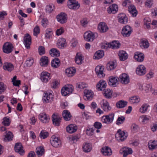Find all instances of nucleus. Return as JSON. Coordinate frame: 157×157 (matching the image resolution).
<instances>
[{
  "instance_id": "obj_1",
  "label": "nucleus",
  "mask_w": 157,
  "mask_h": 157,
  "mask_svg": "<svg viewBox=\"0 0 157 157\" xmlns=\"http://www.w3.org/2000/svg\"><path fill=\"white\" fill-rule=\"evenodd\" d=\"M74 90V87L71 85L65 86L61 90V93L63 96H66L68 94L71 93Z\"/></svg>"
},
{
  "instance_id": "obj_2",
  "label": "nucleus",
  "mask_w": 157,
  "mask_h": 157,
  "mask_svg": "<svg viewBox=\"0 0 157 157\" xmlns=\"http://www.w3.org/2000/svg\"><path fill=\"white\" fill-rule=\"evenodd\" d=\"M114 114L113 113L109 114L102 117L101 121L103 123L107 124L112 123L114 120Z\"/></svg>"
},
{
  "instance_id": "obj_3",
  "label": "nucleus",
  "mask_w": 157,
  "mask_h": 157,
  "mask_svg": "<svg viewBox=\"0 0 157 157\" xmlns=\"http://www.w3.org/2000/svg\"><path fill=\"white\" fill-rule=\"evenodd\" d=\"M132 32V28L129 25H127L123 27L121 33L124 37H128L130 36Z\"/></svg>"
},
{
  "instance_id": "obj_4",
  "label": "nucleus",
  "mask_w": 157,
  "mask_h": 157,
  "mask_svg": "<svg viewBox=\"0 0 157 157\" xmlns=\"http://www.w3.org/2000/svg\"><path fill=\"white\" fill-rule=\"evenodd\" d=\"M50 142L51 145L55 147H59L62 145L61 140L55 136H52L50 140Z\"/></svg>"
},
{
  "instance_id": "obj_5",
  "label": "nucleus",
  "mask_w": 157,
  "mask_h": 157,
  "mask_svg": "<svg viewBox=\"0 0 157 157\" xmlns=\"http://www.w3.org/2000/svg\"><path fill=\"white\" fill-rule=\"evenodd\" d=\"M95 34L90 31L85 32L84 35V38L86 41H92L98 36L97 34Z\"/></svg>"
},
{
  "instance_id": "obj_6",
  "label": "nucleus",
  "mask_w": 157,
  "mask_h": 157,
  "mask_svg": "<svg viewBox=\"0 0 157 157\" xmlns=\"http://www.w3.org/2000/svg\"><path fill=\"white\" fill-rule=\"evenodd\" d=\"M140 88L143 90H144L146 92H148L150 91L152 94L154 95L157 94V90H155L152 88V85L150 84H147L143 86L142 85L140 86Z\"/></svg>"
},
{
  "instance_id": "obj_7",
  "label": "nucleus",
  "mask_w": 157,
  "mask_h": 157,
  "mask_svg": "<svg viewBox=\"0 0 157 157\" xmlns=\"http://www.w3.org/2000/svg\"><path fill=\"white\" fill-rule=\"evenodd\" d=\"M53 99V96L51 93H44L43 94L42 100L44 103L51 102Z\"/></svg>"
},
{
  "instance_id": "obj_8",
  "label": "nucleus",
  "mask_w": 157,
  "mask_h": 157,
  "mask_svg": "<svg viewBox=\"0 0 157 157\" xmlns=\"http://www.w3.org/2000/svg\"><path fill=\"white\" fill-rule=\"evenodd\" d=\"M57 21L61 24L65 23L67 20V16L64 13H61L56 16Z\"/></svg>"
},
{
  "instance_id": "obj_9",
  "label": "nucleus",
  "mask_w": 157,
  "mask_h": 157,
  "mask_svg": "<svg viewBox=\"0 0 157 157\" xmlns=\"http://www.w3.org/2000/svg\"><path fill=\"white\" fill-rule=\"evenodd\" d=\"M13 50V45L11 43L7 42L3 46V51L4 52L9 54L11 53Z\"/></svg>"
},
{
  "instance_id": "obj_10",
  "label": "nucleus",
  "mask_w": 157,
  "mask_h": 157,
  "mask_svg": "<svg viewBox=\"0 0 157 157\" xmlns=\"http://www.w3.org/2000/svg\"><path fill=\"white\" fill-rule=\"evenodd\" d=\"M118 80L122 84H127L129 82V77L127 74L123 73L119 76Z\"/></svg>"
},
{
  "instance_id": "obj_11",
  "label": "nucleus",
  "mask_w": 157,
  "mask_h": 157,
  "mask_svg": "<svg viewBox=\"0 0 157 157\" xmlns=\"http://www.w3.org/2000/svg\"><path fill=\"white\" fill-rule=\"evenodd\" d=\"M24 43L25 47L28 49L30 48V45L31 43V36L29 34H26L24 38Z\"/></svg>"
},
{
  "instance_id": "obj_12",
  "label": "nucleus",
  "mask_w": 157,
  "mask_h": 157,
  "mask_svg": "<svg viewBox=\"0 0 157 157\" xmlns=\"http://www.w3.org/2000/svg\"><path fill=\"white\" fill-rule=\"evenodd\" d=\"M23 147L21 143L15 144L14 150L16 152L19 153L21 155H23L25 153V151L23 149Z\"/></svg>"
},
{
  "instance_id": "obj_13",
  "label": "nucleus",
  "mask_w": 157,
  "mask_h": 157,
  "mask_svg": "<svg viewBox=\"0 0 157 157\" xmlns=\"http://www.w3.org/2000/svg\"><path fill=\"white\" fill-rule=\"evenodd\" d=\"M62 118L58 115L53 114L52 116V123L54 125L57 126L60 125Z\"/></svg>"
},
{
  "instance_id": "obj_14",
  "label": "nucleus",
  "mask_w": 157,
  "mask_h": 157,
  "mask_svg": "<svg viewBox=\"0 0 157 157\" xmlns=\"http://www.w3.org/2000/svg\"><path fill=\"white\" fill-rule=\"evenodd\" d=\"M109 81L108 82L109 85L113 87H116L118 80V78L117 77L110 76L109 78Z\"/></svg>"
},
{
  "instance_id": "obj_15",
  "label": "nucleus",
  "mask_w": 157,
  "mask_h": 157,
  "mask_svg": "<svg viewBox=\"0 0 157 157\" xmlns=\"http://www.w3.org/2000/svg\"><path fill=\"white\" fill-rule=\"evenodd\" d=\"M67 6L68 8L73 10H77L79 8L80 5L78 2L75 1H68L67 2Z\"/></svg>"
},
{
  "instance_id": "obj_16",
  "label": "nucleus",
  "mask_w": 157,
  "mask_h": 157,
  "mask_svg": "<svg viewBox=\"0 0 157 157\" xmlns=\"http://www.w3.org/2000/svg\"><path fill=\"white\" fill-rule=\"evenodd\" d=\"M104 69V68L102 66H98L96 67L95 68V72L99 77L102 78L105 76V74L103 72Z\"/></svg>"
},
{
  "instance_id": "obj_17",
  "label": "nucleus",
  "mask_w": 157,
  "mask_h": 157,
  "mask_svg": "<svg viewBox=\"0 0 157 157\" xmlns=\"http://www.w3.org/2000/svg\"><path fill=\"white\" fill-rule=\"evenodd\" d=\"M146 68L143 65L138 66L136 70V74L139 75H144L146 73Z\"/></svg>"
},
{
  "instance_id": "obj_18",
  "label": "nucleus",
  "mask_w": 157,
  "mask_h": 157,
  "mask_svg": "<svg viewBox=\"0 0 157 157\" xmlns=\"http://www.w3.org/2000/svg\"><path fill=\"white\" fill-rule=\"evenodd\" d=\"M109 29L106 24L105 22H101L98 25V29L101 33H104L107 32Z\"/></svg>"
},
{
  "instance_id": "obj_19",
  "label": "nucleus",
  "mask_w": 157,
  "mask_h": 157,
  "mask_svg": "<svg viewBox=\"0 0 157 157\" xmlns=\"http://www.w3.org/2000/svg\"><path fill=\"white\" fill-rule=\"evenodd\" d=\"M119 138L118 140H120L121 141H123L126 139L127 135H126L125 132H124L121 131V129H119L117 131V133L115 135L116 138Z\"/></svg>"
},
{
  "instance_id": "obj_20",
  "label": "nucleus",
  "mask_w": 157,
  "mask_h": 157,
  "mask_svg": "<svg viewBox=\"0 0 157 157\" xmlns=\"http://www.w3.org/2000/svg\"><path fill=\"white\" fill-rule=\"evenodd\" d=\"M118 21L121 24H126L128 21V18L126 15L124 13L118 14Z\"/></svg>"
},
{
  "instance_id": "obj_21",
  "label": "nucleus",
  "mask_w": 157,
  "mask_h": 157,
  "mask_svg": "<svg viewBox=\"0 0 157 157\" xmlns=\"http://www.w3.org/2000/svg\"><path fill=\"white\" fill-rule=\"evenodd\" d=\"M77 129V126L74 124H71L68 125L66 128L67 132L70 133H72L75 132Z\"/></svg>"
},
{
  "instance_id": "obj_22",
  "label": "nucleus",
  "mask_w": 157,
  "mask_h": 157,
  "mask_svg": "<svg viewBox=\"0 0 157 157\" xmlns=\"http://www.w3.org/2000/svg\"><path fill=\"white\" fill-rule=\"evenodd\" d=\"M101 152L105 156H110L112 154L111 149L108 146L103 147L101 149Z\"/></svg>"
},
{
  "instance_id": "obj_23",
  "label": "nucleus",
  "mask_w": 157,
  "mask_h": 157,
  "mask_svg": "<svg viewBox=\"0 0 157 157\" xmlns=\"http://www.w3.org/2000/svg\"><path fill=\"white\" fill-rule=\"evenodd\" d=\"M67 44L66 39L63 38H59L58 40L57 43V45L58 48H63L67 46Z\"/></svg>"
},
{
  "instance_id": "obj_24",
  "label": "nucleus",
  "mask_w": 157,
  "mask_h": 157,
  "mask_svg": "<svg viewBox=\"0 0 157 157\" xmlns=\"http://www.w3.org/2000/svg\"><path fill=\"white\" fill-rule=\"evenodd\" d=\"M40 120L43 123H47L50 119L49 116L45 113H41L39 115Z\"/></svg>"
},
{
  "instance_id": "obj_25",
  "label": "nucleus",
  "mask_w": 157,
  "mask_h": 157,
  "mask_svg": "<svg viewBox=\"0 0 157 157\" xmlns=\"http://www.w3.org/2000/svg\"><path fill=\"white\" fill-rule=\"evenodd\" d=\"M50 73L47 72H43L41 74L40 79L42 81L47 82L50 79Z\"/></svg>"
},
{
  "instance_id": "obj_26",
  "label": "nucleus",
  "mask_w": 157,
  "mask_h": 157,
  "mask_svg": "<svg viewBox=\"0 0 157 157\" xmlns=\"http://www.w3.org/2000/svg\"><path fill=\"white\" fill-rule=\"evenodd\" d=\"M63 117L65 121H69L71 119L72 116L70 113L67 110H64L62 113Z\"/></svg>"
},
{
  "instance_id": "obj_27",
  "label": "nucleus",
  "mask_w": 157,
  "mask_h": 157,
  "mask_svg": "<svg viewBox=\"0 0 157 157\" xmlns=\"http://www.w3.org/2000/svg\"><path fill=\"white\" fill-rule=\"evenodd\" d=\"M107 85L106 82L101 80H100L97 85V88L98 90L100 91L104 90L106 86Z\"/></svg>"
},
{
  "instance_id": "obj_28",
  "label": "nucleus",
  "mask_w": 157,
  "mask_h": 157,
  "mask_svg": "<svg viewBox=\"0 0 157 157\" xmlns=\"http://www.w3.org/2000/svg\"><path fill=\"white\" fill-rule=\"evenodd\" d=\"M103 104L101 105L102 109L105 112H108L111 109V107L110 106L109 103L106 100H103Z\"/></svg>"
},
{
  "instance_id": "obj_29",
  "label": "nucleus",
  "mask_w": 157,
  "mask_h": 157,
  "mask_svg": "<svg viewBox=\"0 0 157 157\" xmlns=\"http://www.w3.org/2000/svg\"><path fill=\"white\" fill-rule=\"evenodd\" d=\"M134 57L136 60L139 62H142L144 58V54L140 52H135Z\"/></svg>"
},
{
  "instance_id": "obj_30",
  "label": "nucleus",
  "mask_w": 157,
  "mask_h": 157,
  "mask_svg": "<svg viewBox=\"0 0 157 157\" xmlns=\"http://www.w3.org/2000/svg\"><path fill=\"white\" fill-rule=\"evenodd\" d=\"M84 96L85 99H87L88 100H91L93 98V93L91 90L85 89L84 91Z\"/></svg>"
},
{
  "instance_id": "obj_31",
  "label": "nucleus",
  "mask_w": 157,
  "mask_h": 157,
  "mask_svg": "<svg viewBox=\"0 0 157 157\" xmlns=\"http://www.w3.org/2000/svg\"><path fill=\"white\" fill-rule=\"evenodd\" d=\"M117 6L115 4H113L107 9V11L109 13H115L118 11Z\"/></svg>"
},
{
  "instance_id": "obj_32",
  "label": "nucleus",
  "mask_w": 157,
  "mask_h": 157,
  "mask_svg": "<svg viewBox=\"0 0 157 157\" xmlns=\"http://www.w3.org/2000/svg\"><path fill=\"white\" fill-rule=\"evenodd\" d=\"M118 55L120 60L121 61H124L126 60L128 58V55L126 52L124 51H121L118 53Z\"/></svg>"
},
{
  "instance_id": "obj_33",
  "label": "nucleus",
  "mask_w": 157,
  "mask_h": 157,
  "mask_svg": "<svg viewBox=\"0 0 157 157\" xmlns=\"http://www.w3.org/2000/svg\"><path fill=\"white\" fill-rule=\"evenodd\" d=\"M40 65L42 67H47L48 64V58L46 56L42 57L40 60Z\"/></svg>"
},
{
  "instance_id": "obj_34",
  "label": "nucleus",
  "mask_w": 157,
  "mask_h": 157,
  "mask_svg": "<svg viewBox=\"0 0 157 157\" xmlns=\"http://www.w3.org/2000/svg\"><path fill=\"white\" fill-rule=\"evenodd\" d=\"M50 55L54 57H58L60 56V52L56 48H52L49 52Z\"/></svg>"
},
{
  "instance_id": "obj_35",
  "label": "nucleus",
  "mask_w": 157,
  "mask_h": 157,
  "mask_svg": "<svg viewBox=\"0 0 157 157\" xmlns=\"http://www.w3.org/2000/svg\"><path fill=\"white\" fill-rule=\"evenodd\" d=\"M92 148V145L90 143H84L82 146L83 151L86 152H90Z\"/></svg>"
},
{
  "instance_id": "obj_36",
  "label": "nucleus",
  "mask_w": 157,
  "mask_h": 157,
  "mask_svg": "<svg viewBox=\"0 0 157 157\" xmlns=\"http://www.w3.org/2000/svg\"><path fill=\"white\" fill-rule=\"evenodd\" d=\"M68 77H71L76 72V69L75 68L72 67L67 68L65 71Z\"/></svg>"
},
{
  "instance_id": "obj_37",
  "label": "nucleus",
  "mask_w": 157,
  "mask_h": 157,
  "mask_svg": "<svg viewBox=\"0 0 157 157\" xmlns=\"http://www.w3.org/2000/svg\"><path fill=\"white\" fill-rule=\"evenodd\" d=\"M51 65L52 67L57 68L60 65V61L58 58H55L52 61Z\"/></svg>"
},
{
  "instance_id": "obj_38",
  "label": "nucleus",
  "mask_w": 157,
  "mask_h": 157,
  "mask_svg": "<svg viewBox=\"0 0 157 157\" xmlns=\"http://www.w3.org/2000/svg\"><path fill=\"white\" fill-rule=\"evenodd\" d=\"M128 10L133 17H136L137 14V11L135 6L133 5L130 6L128 8Z\"/></svg>"
},
{
  "instance_id": "obj_39",
  "label": "nucleus",
  "mask_w": 157,
  "mask_h": 157,
  "mask_svg": "<svg viewBox=\"0 0 157 157\" xmlns=\"http://www.w3.org/2000/svg\"><path fill=\"white\" fill-rule=\"evenodd\" d=\"M13 137V133L7 131L6 132V134L5 135V137L4 138V140L5 142L12 141Z\"/></svg>"
},
{
  "instance_id": "obj_40",
  "label": "nucleus",
  "mask_w": 157,
  "mask_h": 157,
  "mask_svg": "<svg viewBox=\"0 0 157 157\" xmlns=\"http://www.w3.org/2000/svg\"><path fill=\"white\" fill-rule=\"evenodd\" d=\"M3 68L5 70L11 71L13 69L14 66L11 63L6 62L4 63Z\"/></svg>"
},
{
  "instance_id": "obj_41",
  "label": "nucleus",
  "mask_w": 157,
  "mask_h": 157,
  "mask_svg": "<svg viewBox=\"0 0 157 157\" xmlns=\"http://www.w3.org/2000/svg\"><path fill=\"white\" fill-rule=\"evenodd\" d=\"M104 55V52L102 50L97 51L95 53L94 58V59H98L102 58Z\"/></svg>"
},
{
  "instance_id": "obj_42",
  "label": "nucleus",
  "mask_w": 157,
  "mask_h": 157,
  "mask_svg": "<svg viewBox=\"0 0 157 157\" xmlns=\"http://www.w3.org/2000/svg\"><path fill=\"white\" fill-rule=\"evenodd\" d=\"M148 146L150 149L152 150L157 148V141L150 140L148 143Z\"/></svg>"
},
{
  "instance_id": "obj_43",
  "label": "nucleus",
  "mask_w": 157,
  "mask_h": 157,
  "mask_svg": "<svg viewBox=\"0 0 157 157\" xmlns=\"http://www.w3.org/2000/svg\"><path fill=\"white\" fill-rule=\"evenodd\" d=\"M113 92L109 89L105 90L103 93L104 96L107 98H110L112 97Z\"/></svg>"
},
{
  "instance_id": "obj_44",
  "label": "nucleus",
  "mask_w": 157,
  "mask_h": 157,
  "mask_svg": "<svg viewBox=\"0 0 157 157\" xmlns=\"http://www.w3.org/2000/svg\"><path fill=\"white\" fill-rule=\"evenodd\" d=\"M122 151V153L123 154L124 157H126L128 155L132 154V149L128 147L124 148Z\"/></svg>"
},
{
  "instance_id": "obj_45",
  "label": "nucleus",
  "mask_w": 157,
  "mask_h": 157,
  "mask_svg": "<svg viewBox=\"0 0 157 157\" xmlns=\"http://www.w3.org/2000/svg\"><path fill=\"white\" fill-rule=\"evenodd\" d=\"M110 48L113 49L118 48L121 45L117 41H114L112 43H109Z\"/></svg>"
},
{
  "instance_id": "obj_46",
  "label": "nucleus",
  "mask_w": 157,
  "mask_h": 157,
  "mask_svg": "<svg viewBox=\"0 0 157 157\" xmlns=\"http://www.w3.org/2000/svg\"><path fill=\"white\" fill-rule=\"evenodd\" d=\"M83 60L82 55L78 52L77 53L75 57V62L78 64H81L82 63Z\"/></svg>"
},
{
  "instance_id": "obj_47",
  "label": "nucleus",
  "mask_w": 157,
  "mask_h": 157,
  "mask_svg": "<svg viewBox=\"0 0 157 157\" xmlns=\"http://www.w3.org/2000/svg\"><path fill=\"white\" fill-rule=\"evenodd\" d=\"M44 149L42 147H38L36 149V153L39 157L42 156L44 153Z\"/></svg>"
},
{
  "instance_id": "obj_48",
  "label": "nucleus",
  "mask_w": 157,
  "mask_h": 157,
  "mask_svg": "<svg viewBox=\"0 0 157 157\" xmlns=\"http://www.w3.org/2000/svg\"><path fill=\"white\" fill-rule=\"evenodd\" d=\"M127 102L125 101L121 100L116 104V107L119 108H122L125 107L127 104Z\"/></svg>"
},
{
  "instance_id": "obj_49",
  "label": "nucleus",
  "mask_w": 157,
  "mask_h": 157,
  "mask_svg": "<svg viewBox=\"0 0 157 157\" xmlns=\"http://www.w3.org/2000/svg\"><path fill=\"white\" fill-rule=\"evenodd\" d=\"M116 66V65L114 62H109L107 64L106 68L108 70L110 71L114 69Z\"/></svg>"
},
{
  "instance_id": "obj_50",
  "label": "nucleus",
  "mask_w": 157,
  "mask_h": 157,
  "mask_svg": "<svg viewBox=\"0 0 157 157\" xmlns=\"http://www.w3.org/2000/svg\"><path fill=\"white\" fill-rule=\"evenodd\" d=\"M11 123V121H10V117H5L3 118V121L2 123L4 126H9Z\"/></svg>"
},
{
  "instance_id": "obj_51",
  "label": "nucleus",
  "mask_w": 157,
  "mask_h": 157,
  "mask_svg": "<svg viewBox=\"0 0 157 157\" xmlns=\"http://www.w3.org/2000/svg\"><path fill=\"white\" fill-rule=\"evenodd\" d=\"M55 9V6L53 4H51L47 6L46 10L47 13H50L54 10Z\"/></svg>"
},
{
  "instance_id": "obj_52",
  "label": "nucleus",
  "mask_w": 157,
  "mask_h": 157,
  "mask_svg": "<svg viewBox=\"0 0 157 157\" xmlns=\"http://www.w3.org/2000/svg\"><path fill=\"white\" fill-rule=\"evenodd\" d=\"M140 46L141 47H143L144 48H147L149 46V44L146 39L141 40Z\"/></svg>"
},
{
  "instance_id": "obj_53",
  "label": "nucleus",
  "mask_w": 157,
  "mask_h": 157,
  "mask_svg": "<svg viewBox=\"0 0 157 157\" xmlns=\"http://www.w3.org/2000/svg\"><path fill=\"white\" fill-rule=\"evenodd\" d=\"M87 86V85L84 82H79L76 84V87L79 89H84Z\"/></svg>"
},
{
  "instance_id": "obj_54",
  "label": "nucleus",
  "mask_w": 157,
  "mask_h": 157,
  "mask_svg": "<svg viewBox=\"0 0 157 157\" xmlns=\"http://www.w3.org/2000/svg\"><path fill=\"white\" fill-rule=\"evenodd\" d=\"M140 119L142 122L147 123L150 119L151 117L147 115H143L140 116Z\"/></svg>"
},
{
  "instance_id": "obj_55",
  "label": "nucleus",
  "mask_w": 157,
  "mask_h": 157,
  "mask_svg": "<svg viewBox=\"0 0 157 157\" xmlns=\"http://www.w3.org/2000/svg\"><path fill=\"white\" fill-rule=\"evenodd\" d=\"M6 88V86L4 83L0 82V94L5 91Z\"/></svg>"
},
{
  "instance_id": "obj_56",
  "label": "nucleus",
  "mask_w": 157,
  "mask_h": 157,
  "mask_svg": "<svg viewBox=\"0 0 157 157\" xmlns=\"http://www.w3.org/2000/svg\"><path fill=\"white\" fill-rule=\"evenodd\" d=\"M140 101V98L136 96L132 97L129 99V101L131 103H137Z\"/></svg>"
},
{
  "instance_id": "obj_57",
  "label": "nucleus",
  "mask_w": 157,
  "mask_h": 157,
  "mask_svg": "<svg viewBox=\"0 0 157 157\" xmlns=\"http://www.w3.org/2000/svg\"><path fill=\"white\" fill-rule=\"evenodd\" d=\"M125 120V118L124 116H121L118 117L116 122V124L119 125L123 124Z\"/></svg>"
},
{
  "instance_id": "obj_58",
  "label": "nucleus",
  "mask_w": 157,
  "mask_h": 157,
  "mask_svg": "<svg viewBox=\"0 0 157 157\" xmlns=\"http://www.w3.org/2000/svg\"><path fill=\"white\" fill-rule=\"evenodd\" d=\"M48 136V132H44L43 130L41 132L40 134V137L43 139H45L47 138Z\"/></svg>"
},
{
  "instance_id": "obj_59",
  "label": "nucleus",
  "mask_w": 157,
  "mask_h": 157,
  "mask_svg": "<svg viewBox=\"0 0 157 157\" xmlns=\"http://www.w3.org/2000/svg\"><path fill=\"white\" fill-rule=\"evenodd\" d=\"M33 62L34 60L33 58H28L26 61L25 64L26 67H30L33 65Z\"/></svg>"
},
{
  "instance_id": "obj_60",
  "label": "nucleus",
  "mask_w": 157,
  "mask_h": 157,
  "mask_svg": "<svg viewBox=\"0 0 157 157\" xmlns=\"http://www.w3.org/2000/svg\"><path fill=\"white\" fill-rule=\"evenodd\" d=\"M144 25H146L147 29L150 28L151 20L149 18H145L144 19Z\"/></svg>"
},
{
  "instance_id": "obj_61",
  "label": "nucleus",
  "mask_w": 157,
  "mask_h": 157,
  "mask_svg": "<svg viewBox=\"0 0 157 157\" xmlns=\"http://www.w3.org/2000/svg\"><path fill=\"white\" fill-rule=\"evenodd\" d=\"M148 107V106L147 104H143L140 109V112L141 113H144L147 111Z\"/></svg>"
},
{
  "instance_id": "obj_62",
  "label": "nucleus",
  "mask_w": 157,
  "mask_h": 157,
  "mask_svg": "<svg viewBox=\"0 0 157 157\" xmlns=\"http://www.w3.org/2000/svg\"><path fill=\"white\" fill-rule=\"evenodd\" d=\"M39 53L40 55H42L45 53L44 47L42 46H40L38 48Z\"/></svg>"
},
{
  "instance_id": "obj_63",
  "label": "nucleus",
  "mask_w": 157,
  "mask_h": 157,
  "mask_svg": "<svg viewBox=\"0 0 157 157\" xmlns=\"http://www.w3.org/2000/svg\"><path fill=\"white\" fill-rule=\"evenodd\" d=\"M40 33V29L38 25H36L34 29L33 35L35 36H37L38 34Z\"/></svg>"
},
{
  "instance_id": "obj_64",
  "label": "nucleus",
  "mask_w": 157,
  "mask_h": 157,
  "mask_svg": "<svg viewBox=\"0 0 157 157\" xmlns=\"http://www.w3.org/2000/svg\"><path fill=\"white\" fill-rule=\"evenodd\" d=\"M80 22L82 26L85 27L88 24V21L86 18H84L81 20L80 21Z\"/></svg>"
}]
</instances>
